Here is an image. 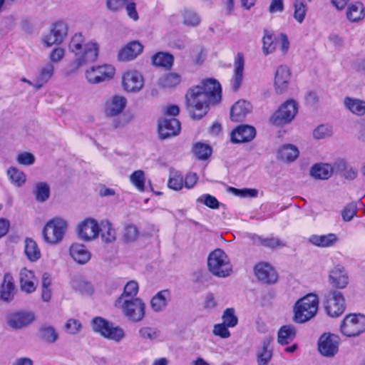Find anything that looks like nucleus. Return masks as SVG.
Returning a JSON list of instances; mask_svg holds the SVG:
<instances>
[{
  "mask_svg": "<svg viewBox=\"0 0 365 365\" xmlns=\"http://www.w3.org/2000/svg\"><path fill=\"white\" fill-rule=\"evenodd\" d=\"M221 86L215 79H207L200 85L194 86L186 93V108L193 119H201L205 116L211 103H217L221 99Z\"/></svg>",
  "mask_w": 365,
  "mask_h": 365,
  "instance_id": "obj_1",
  "label": "nucleus"
},
{
  "mask_svg": "<svg viewBox=\"0 0 365 365\" xmlns=\"http://www.w3.org/2000/svg\"><path fill=\"white\" fill-rule=\"evenodd\" d=\"M68 49L75 56V68H78L97 59L99 45L94 41H87L81 33H76L69 42Z\"/></svg>",
  "mask_w": 365,
  "mask_h": 365,
  "instance_id": "obj_2",
  "label": "nucleus"
},
{
  "mask_svg": "<svg viewBox=\"0 0 365 365\" xmlns=\"http://www.w3.org/2000/svg\"><path fill=\"white\" fill-rule=\"evenodd\" d=\"M319 299L314 294H308L297 301L294 307V322L304 323L313 318L317 312Z\"/></svg>",
  "mask_w": 365,
  "mask_h": 365,
  "instance_id": "obj_3",
  "label": "nucleus"
},
{
  "mask_svg": "<svg viewBox=\"0 0 365 365\" xmlns=\"http://www.w3.org/2000/svg\"><path fill=\"white\" fill-rule=\"evenodd\" d=\"M209 271L218 277H227L232 272V266L226 253L221 249L212 252L207 258Z\"/></svg>",
  "mask_w": 365,
  "mask_h": 365,
  "instance_id": "obj_4",
  "label": "nucleus"
},
{
  "mask_svg": "<svg viewBox=\"0 0 365 365\" xmlns=\"http://www.w3.org/2000/svg\"><path fill=\"white\" fill-rule=\"evenodd\" d=\"M91 327L93 331L116 343L120 342L125 336V331L122 328L115 326L113 323L101 317H96L93 319Z\"/></svg>",
  "mask_w": 365,
  "mask_h": 365,
  "instance_id": "obj_5",
  "label": "nucleus"
},
{
  "mask_svg": "<svg viewBox=\"0 0 365 365\" xmlns=\"http://www.w3.org/2000/svg\"><path fill=\"white\" fill-rule=\"evenodd\" d=\"M91 327L93 331L116 343L120 342L125 336V331L122 328L115 326L113 323L101 317H96L93 319Z\"/></svg>",
  "mask_w": 365,
  "mask_h": 365,
  "instance_id": "obj_6",
  "label": "nucleus"
},
{
  "mask_svg": "<svg viewBox=\"0 0 365 365\" xmlns=\"http://www.w3.org/2000/svg\"><path fill=\"white\" fill-rule=\"evenodd\" d=\"M67 228L66 222L59 217L49 220L44 226L42 235L44 241L50 245H55L61 242Z\"/></svg>",
  "mask_w": 365,
  "mask_h": 365,
  "instance_id": "obj_7",
  "label": "nucleus"
},
{
  "mask_svg": "<svg viewBox=\"0 0 365 365\" xmlns=\"http://www.w3.org/2000/svg\"><path fill=\"white\" fill-rule=\"evenodd\" d=\"M340 330L348 337L359 336L365 331V317L361 314L346 315L341 324Z\"/></svg>",
  "mask_w": 365,
  "mask_h": 365,
  "instance_id": "obj_8",
  "label": "nucleus"
},
{
  "mask_svg": "<svg viewBox=\"0 0 365 365\" xmlns=\"http://www.w3.org/2000/svg\"><path fill=\"white\" fill-rule=\"evenodd\" d=\"M297 103L294 100H288L270 117V122L274 125H283L290 123L297 113Z\"/></svg>",
  "mask_w": 365,
  "mask_h": 365,
  "instance_id": "obj_9",
  "label": "nucleus"
},
{
  "mask_svg": "<svg viewBox=\"0 0 365 365\" xmlns=\"http://www.w3.org/2000/svg\"><path fill=\"white\" fill-rule=\"evenodd\" d=\"M120 307L125 317L133 322H140L145 316V303L139 298L125 299Z\"/></svg>",
  "mask_w": 365,
  "mask_h": 365,
  "instance_id": "obj_10",
  "label": "nucleus"
},
{
  "mask_svg": "<svg viewBox=\"0 0 365 365\" xmlns=\"http://www.w3.org/2000/svg\"><path fill=\"white\" fill-rule=\"evenodd\" d=\"M339 336L329 332L324 333L317 342L319 352L325 357H334L339 351Z\"/></svg>",
  "mask_w": 365,
  "mask_h": 365,
  "instance_id": "obj_11",
  "label": "nucleus"
},
{
  "mask_svg": "<svg viewBox=\"0 0 365 365\" xmlns=\"http://www.w3.org/2000/svg\"><path fill=\"white\" fill-rule=\"evenodd\" d=\"M326 313L331 317H337L345 310L344 298L341 292L330 291L324 303Z\"/></svg>",
  "mask_w": 365,
  "mask_h": 365,
  "instance_id": "obj_12",
  "label": "nucleus"
},
{
  "mask_svg": "<svg viewBox=\"0 0 365 365\" xmlns=\"http://www.w3.org/2000/svg\"><path fill=\"white\" fill-rule=\"evenodd\" d=\"M115 73V68L110 65L93 66L86 72V77L91 83H98L111 78Z\"/></svg>",
  "mask_w": 365,
  "mask_h": 365,
  "instance_id": "obj_13",
  "label": "nucleus"
},
{
  "mask_svg": "<svg viewBox=\"0 0 365 365\" xmlns=\"http://www.w3.org/2000/svg\"><path fill=\"white\" fill-rule=\"evenodd\" d=\"M158 130L159 138L161 140H165L179 134L180 123L175 118H163L158 121Z\"/></svg>",
  "mask_w": 365,
  "mask_h": 365,
  "instance_id": "obj_14",
  "label": "nucleus"
},
{
  "mask_svg": "<svg viewBox=\"0 0 365 365\" xmlns=\"http://www.w3.org/2000/svg\"><path fill=\"white\" fill-rule=\"evenodd\" d=\"M254 272L259 281L264 284H274L277 280V274L267 262H259L254 267Z\"/></svg>",
  "mask_w": 365,
  "mask_h": 365,
  "instance_id": "obj_15",
  "label": "nucleus"
},
{
  "mask_svg": "<svg viewBox=\"0 0 365 365\" xmlns=\"http://www.w3.org/2000/svg\"><path fill=\"white\" fill-rule=\"evenodd\" d=\"M77 230L80 239L90 241L98 235L99 225L95 220L87 218L78 225Z\"/></svg>",
  "mask_w": 365,
  "mask_h": 365,
  "instance_id": "obj_16",
  "label": "nucleus"
},
{
  "mask_svg": "<svg viewBox=\"0 0 365 365\" xmlns=\"http://www.w3.org/2000/svg\"><path fill=\"white\" fill-rule=\"evenodd\" d=\"M34 319V314L31 312H17L7 317V323L12 329H21L29 325Z\"/></svg>",
  "mask_w": 365,
  "mask_h": 365,
  "instance_id": "obj_17",
  "label": "nucleus"
},
{
  "mask_svg": "<svg viewBox=\"0 0 365 365\" xmlns=\"http://www.w3.org/2000/svg\"><path fill=\"white\" fill-rule=\"evenodd\" d=\"M68 26L63 21H58L53 24L48 35L44 38V42L48 46L61 43L66 36Z\"/></svg>",
  "mask_w": 365,
  "mask_h": 365,
  "instance_id": "obj_18",
  "label": "nucleus"
},
{
  "mask_svg": "<svg viewBox=\"0 0 365 365\" xmlns=\"http://www.w3.org/2000/svg\"><path fill=\"white\" fill-rule=\"evenodd\" d=\"M123 86L128 92H138L143 86V78L136 71H130L123 76Z\"/></svg>",
  "mask_w": 365,
  "mask_h": 365,
  "instance_id": "obj_19",
  "label": "nucleus"
},
{
  "mask_svg": "<svg viewBox=\"0 0 365 365\" xmlns=\"http://www.w3.org/2000/svg\"><path fill=\"white\" fill-rule=\"evenodd\" d=\"M255 135L256 130L253 126L241 125L232 132L231 141L234 143L250 142Z\"/></svg>",
  "mask_w": 365,
  "mask_h": 365,
  "instance_id": "obj_20",
  "label": "nucleus"
},
{
  "mask_svg": "<svg viewBox=\"0 0 365 365\" xmlns=\"http://www.w3.org/2000/svg\"><path fill=\"white\" fill-rule=\"evenodd\" d=\"M291 77L289 68L284 65L279 66L274 76V86L277 93H284L288 88Z\"/></svg>",
  "mask_w": 365,
  "mask_h": 365,
  "instance_id": "obj_21",
  "label": "nucleus"
},
{
  "mask_svg": "<svg viewBox=\"0 0 365 365\" xmlns=\"http://www.w3.org/2000/svg\"><path fill=\"white\" fill-rule=\"evenodd\" d=\"M16 292V289L12 275L10 273H6L0 286V299L9 302L13 300Z\"/></svg>",
  "mask_w": 365,
  "mask_h": 365,
  "instance_id": "obj_22",
  "label": "nucleus"
},
{
  "mask_svg": "<svg viewBox=\"0 0 365 365\" xmlns=\"http://www.w3.org/2000/svg\"><path fill=\"white\" fill-rule=\"evenodd\" d=\"M252 108V105L249 102L245 100L238 101L231 108V120L235 122L242 121L245 116L251 112Z\"/></svg>",
  "mask_w": 365,
  "mask_h": 365,
  "instance_id": "obj_23",
  "label": "nucleus"
},
{
  "mask_svg": "<svg viewBox=\"0 0 365 365\" xmlns=\"http://www.w3.org/2000/svg\"><path fill=\"white\" fill-rule=\"evenodd\" d=\"M171 300V294L168 289L157 292L150 300L151 309L155 312L164 311Z\"/></svg>",
  "mask_w": 365,
  "mask_h": 365,
  "instance_id": "obj_24",
  "label": "nucleus"
},
{
  "mask_svg": "<svg viewBox=\"0 0 365 365\" xmlns=\"http://www.w3.org/2000/svg\"><path fill=\"white\" fill-rule=\"evenodd\" d=\"M329 278L330 283L337 289H344L349 283L346 272L344 267L339 265L335 267L330 272Z\"/></svg>",
  "mask_w": 365,
  "mask_h": 365,
  "instance_id": "obj_25",
  "label": "nucleus"
},
{
  "mask_svg": "<svg viewBox=\"0 0 365 365\" xmlns=\"http://www.w3.org/2000/svg\"><path fill=\"white\" fill-rule=\"evenodd\" d=\"M248 237L252 240L255 245L262 246L269 249L283 247L286 245L282 240L274 236L263 238L256 234H250Z\"/></svg>",
  "mask_w": 365,
  "mask_h": 365,
  "instance_id": "obj_26",
  "label": "nucleus"
},
{
  "mask_svg": "<svg viewBox=\"0 0 365 365\" xmlns=\"http://www.w3.org/2000/svg\"><path fill=\"white\" fill-rule=\"evenodd\" d=\"M69 253L73 259L81 264L87 263L91 257V252L86 246L78 243L71 245Z\"/></svg>",
  "mask_w": 365,
  "mask_h": 365,
  "instance_id": "obj_27",
  "label": "nucleus"
},
{
  "mask_svg": "<svg viewBox=\"0 0 365 365\" xmlns=\"http://www.w3.org/2000/svg\"><path fill=\"white\" fill-rule=\"evenodd\" d=\"M35 276L32 271L23 268L19 273V282L21 289L26 293H32L36 289L34 282Z\"/></svg>",
  "mask_w": 365,
  "mask_h": 365,
  "instance_id": "obj_28",
  "label": "nucleus"
},
{
  "mask_svg": "<svg viewBox=\"0 0 365 365\" xmlns=\"http://www.w3.org/2000/svg\"><path fill=\"white\" fill-rule=\"evenodd\" d=\"M143 46L138 41L128 43L118 53L120 61H130L135 58L143 51Z\"/></svg>",
  "mask_w": 365,
  "mask_h": 365,
  "instance_id": "obj_29",
  "label": "nucleus"
},
{
  "mask_svg": "<svg viewBox=\"0 0 365 365\" xmlns=\"http://www.w3.org/2000/svg\"><path fill=\"white\" fill-rule=\"evenodd\" d=\"M244 63L243 54L238 53L235 61L234 76L232 80V88L235 92L240 88L242 82Z\"/></svg>",
  "mask_w": 365,
  "mask_h": 365,
  "instance_id": "obj_30",
  "label": "nucleus"
},
{
  "mask_svg": "<svg viewBox=\"0 0 365 365\" xmlns=\"http://www.w3.org/2000/svg\"><path fill=\"white\" fill-rule=\"evenodd\" d=\"M126 103V98L123 96H115L113 97L111 101L106 105V115L110 117L119 115L125 108Z\"/></svg>",
  "mask_w": 365,
  "mask_h": 365,
  "instance_id": "obj_31",
  "label": "nucleus"
},
{
  "mask_svg": "<svg viewBox=\"0 0 365 365\" xmlns=\"http://www.w3.org/2000/svg\"><path fill=\"white\" fill-rule=\"evenodd\" d=\"M344 106L352 114L363 116L365 115V101L346 96L344 99Z\"/></svg>",
  "mask_w": 365,
  "mask_h": 365,
  "instance_id": "obj_32",
  "label": "nucleus"
},
{
  "mask_svg": "<svg viewBox=\"0 0 365 365\" xmlns=\"http://www.w3.org/2000/svg\"><path fill=\"white\" fill-rule=\"evenodd\" d=\"M333 169L329 164H315L310 169V175L315 179L327 180L331 176Z\"/></svg>",
  "mask_w": 365,
  "mask_h": 365,
  "instance_id": "obj_33",
  "label": "nucleus"
},
{
  "mask_svg": "<svg viewBox=\"0 0 365 365\" xmlns=\"http://www.w3.org/2000/svg\"><path fill=\"white\" fill-rule=\"evenodd\" d=\"M271 339L266 337L262 341V346L257 352V362L258 365H267L272 356V349H269Z\"/></svg>",
  "mask_w": 365,
  "mask_h": 365,
  "instance_id": "obj_34",
  "label": "nucleus"
},
{
  "mask_svg": "<svg viewBox=\"0 0 365 365\" xmlns=\"http://www.w3.org/2000/svg\"><path fill=\"white\" fill-rule=\"evenodd\" d=\"M299 151L298 148L292 144L283 145L277 152L280 159L286 162H293L299 156Z\"/></svg>",
  "mask_w": 365,
  "mask_h": 365,
  "instance_id": "obj_35",
  "label": "nucleus"
},
{
  "mask_svg": "<svg viewBox=\"0 0 365 365\" xmlns=\"http://www.w3.org/2000/svg\"><path fill=\"white\" fill-rule=\"evenodd\" d=\"M152 61L156 66L170 70L173 65L174 56L169 53L158 52L152 57Z\"/></svg>",
  "mask_w": 365,
  "mask_h": 365,
  "instance_id": "obj_36",
  "label": "nucleus"
},
{
  "mask_svg": "<svg viewBox=\"0 0 365 365\" xmlns=\"http://www.w3.org/2000/svg\"><path fill=\"white\" fill-rule=\"evenodd\" d=\"M138 292V284L135 281L128 282L124 287L122 294L116 299L115 306L118 307L125 299H135Z\"/></svg>",
  "mask_w": 365,
  "mask_h": 365,
  "instance_id": "obj_37",
  "label": "nucleus"
},
{
  "mask_svg": "<svg viewBox=\"0 0 365 365\" xmlns=\"http://www.w3.org/2000/svg\"><path fill=\"white\" fill-rule=\"evenodd\" d=\"M296 336V330L292 325L282 326L277 334L278 343L284 345L288 344Z\"/></svg>",
  "mask_w": 365,
  "mask_h": 365,
  "instance_id": "obj_38",
  "label": "nucleus"
},
{
  "mask_svg": "<svg viewBox=\"0 0 365 365\" xmlns=\"http://www.w3.org/2000/svg\"><path fill=\"white\" fill-rule=\"evenodd\" d=\"M24 253L31 262H36L41 257V252L37 243L31 238L25 240Z\"/></svg>",
  "mask_w": 365,
  "mask_h": 365,
  "instance_id": "obj_39",
  "label": "nucleus"
},
{
  "mask_svg": "<svg viewBox=\"0 0 365 365\" xmlns=\"http://www.w3.org/2000/svg\"><path fill=\"white\" fill-rule=\"evenodd\" d=\"M337 240L334 234L330 233L326 235H314L309 237V242L318 247H325L333 245Z\"/></svg>",
  "mask_w": 365,
  "mask_h": 365,
  "instance_id": "obj_40",
  "label": "nucleus"
},
{
  "mask_svg": "<svg viewBox=\"0 0 365 365\" xmlns=\"http://www.w3.org/2000/svg\"><path fill=\"white\" fill-rule=\"evenodd\" d=\"M365 16L364 7L361 2H356L348 7L346 16L351 21H358Z\"/></svg>",
  "mask_w": 365,
  "mask_h": 365,
  "instance_id": "obj_41",
  "label": "nucleus"
},
{
  "mask_svg": "<svg viewBox=\"0 0 365 365\" xmlns=\"http://www.w3.org/2000/svg\"><path fill=\"white\" fill-rule=\"evenodd\" d=\"M33 192L37 202H44L50 197L49 185L45 182H37Z\"/></svg>",
  "mask_w": 365,
  "mask_h": 365,
  "instance_id": "obj_42",
  "label": "nucleus"
},
{
  "mask_svg": "<svg viewBox=\"0 0 365 365\" xmlns=\"http://www.w3.org/2000/svg\"><path fill=\"white\" fill-rule=\"evenodd\" d=\"M181 81V76L177 73H168L160 77L158 84L165 88H171L178 86Z\"/></svg>",
  "mask_w": 365,
  "mask_h": 365,
  "instance_id": "obj_43",
  "label": "nucleus"
},
{
  "mask_svg": "<svg viewBox=\"0 0 365 365\" xmlns=\"http://www.w3.org/2000/svg\"><path fill=\"white\" fill-rule=\"evenodd\" d=\"M39 334L42 340L49 344L54 343L58 337L55 328L48 324H43L39 328Z\"/></svg>",
  "mask_w": 365,
  "mask_h": 365,
  "instance_id": "obj_44",
  "label": "nucleus"
},
{
  "mask_svg": "<svg viewBox=\"0 0 365 365\" xmlns=\"http://www.w3.org/2000/svg\"><path fill=\"white\" fill-rule=\"evenodd\" d=\"M101 234L103 240L107 243L112 242L115 240V231L112 225L108 220L102 221L99 226V233Z\"/></svg>",
  "mask_w": 365,
  "mask_h": 365,
  "instance_id": "obj_45",
  "label": "nucleus"
},
{
  "mask_svg": "<svg viewBox=\"0 0 365 365\" xmlns=\"http://www.w3.org/2000/svg\"><path fill=\"white\" fill-rule=\"evenodd\" d=\"M192 153L199 160H206L212 154L211 147L205 143L197 142L192 146Z\"/></svg>",
  "mask_w": 365,
  "mask_h": 365,
  "instance_id": "obj_46",
  "label": "nucleus"
},
{
  "mask_svg": "<svg viewBox=\"0 0 365 365\" xmlns=\"http://www.w3.org/2000/svg\"><path fill=\"white\" fill-rule=\"evenodd\" d=\"M262 43V51L266 56L274 52L276 49L277 43L273 38V35L267 29L264 30Z\"/></svg>",
  "mask_w": 365,
  "mask_h": 365,
  "instance_id": "obj_47",
  "label": "nucleus"
},
{
  "mask_svg": "<svg viewBox=\"0 0 365 365\" xmlns=\"http://www.w3.org/2000/svg\"><path fill=\"white\" fill-rule=\"evenodd\" d=\"M7 175L11 182L18 187L22 186L26 182V175L24 173L16 168H10L7 170Z\"/></svg>",
  "mask_w": 365,
  "mask_h": 365,
  "instance_id": "obj_48",
  "label": "nucleus"
},
{
  "mask_svg": "<svg viewBox=\"0 0 365 365\" xmlns=\"http://www.w3.org/2000/svg\"><path fill=\"white\" fill-rule=\"evenodd\" d=\"M168 186L174 190H181L183 186V177L182 174L178 171H170Z\"/></svg>",
  "mask_w": 365,
  "mask_h": 365,
  "instance_id": "obj_49",
  "label": "nucleus"
},
{
  "mask_svg": "<svg viewBox=\"0 0 365 365\" xmlns=\"http://www.w3.org/2000/svg\"><path fill=\"white\" fill-rule=\"evenodd\" d=\"M294 18L296 19L297 22L299 24L302 23L304 20L306 12H307V6L304 4V0H295L294 4Z\"/></svg>",
  "mask_w": 365,
  "mask_h": 365,
  "instance_id": "obj_50",
  "label": "nucleus"
},
{
  "mask_svg": "<svg viewBox=\"0 0 365 365\" xmlns=\"http://www.w3.org/2000/svg\"><path fill=\"white\" fill-rule=\"evenodd\" d=\"M183 23L186 26H196L200 22V18L192 10L185 9L182 13Z\"/></svg>",
  "mask_w": 365,
  "mask_h": 365,
  "instance_id": "obj_51",
  "label": "nucleus"
},
{
  "mask_svg": "<svg viewBox=\"0 0 365 365\" xmlns=\"http://www.w3.org/2000/svg\"><path fill=\"white\" fill-rule=\"evenodd\" d=\"M130 182L140 191H143L145 187V174L141 170L133 172L130 176Z\"/></svg>",
  "mask_w": 365,
  "mask_h": 365,
  "instance_id": "obj_52",
  "label": "nucleus"
},
{
  "mask_svg": "<svg viewBox=\"0 0 365 365\" xmlns=\"http://www.w3.org/2000/svg\"><path fill=\"white\" fill-rule=\"evenodd\" d=\"M222 324L228 326L229 327H234L237 324L238 319L235 314V309L233 308L226 309L222 316Z\"/></svg>",
  "mask_w": 365,
  "mask_h": 365,
  "instance_id": "obj_53",
  "label": "nucleus"
},
{
  "mask_svg": "<svg viewBox=\"0 0 365 365\" xmlns=\"http://www.w3.org/2000/svg\"><path fill=\"white\" fill-rule=\"evenodd\" d=\"M331 134V128L327 125H320L313 131L314 138L318 140L329 137Z\"/></svg>",
  "mask_w": 365,
  "mask_h": 365,
  "instance_id": "obj_54",
  "label": "nucleus"
},
{
  "mask_svg": "<svg viewBox=\"0 0 365 365\" xmlns=\"http://www.w3.org/2000/svg\"><path fill=\"white\" fill-rule=\"evenodd\" d=\"M54 67L51 63H46L41 70L38 76V81L46 83L53 73Z\"/></svg>",
  "mask_w": 365,
  "mask_h": 365,
  "instance_id": "obj_55",
  "label": "nucleus"
},
{
  "mask_svg": "<svg viewBox=\"0 0 365 365\" xmlns=\"http://www.w3.org/2000/svg\"><path fill=\"white\" fill-rule=\"evenodd\" d=\"M198 202L204 203L206 206L212 209H217L220 205L217 198L209 194H205L197 199Z\"/></svg>",
  "mask_w": 365,
  "mask_h": 365,
  "instance_id": "obj_56",
  "label": "nucleus"
},
{
  "mask_svg": "<svg viewBox=\"0 0 365 365\" xmlns=\"http://www.w3.org/2000/svg\"><path fill=\"white\" fill-rule=\"evenodd\" d=\"M66 331L71 334L78 333L81 329V324L78 320L70 319L65 324Z\"/></svg>",
  "mask_w": 365,
  "mask_h": 365,
  "instance_id": "obj_57",
  "label": "nucleus"
},
{
  "mask_svg": "<svg viewBox=\"0 0 365 365\" xmlns=\"http://www.w3.org/2000/svg\"><path fill=\"white\" fill-rule=\"evenodd\" d=\"M140 336L150 340L155 339L160 336V331L151 327H143L139 330Z\"/></svg>",
  "mask_w": 365,
  "mask_h": 365,
  "instance_id": "obj_58",
  "label": "nucleus"
},
{
  "mask_svg": "<svg viewBox=\"0 0 365 365\" xmlns=\"http://www.w3.org/2000/svg\"><path fill=\"white\" fill-rule=\"evenodd\" d=\"M229 327L224 324H217L214 326L213 334L215 336H219L221 338L226 339L230 336V332L228 330Z\"/></svg>",
  "mask_w": 365,
  "mask_h": 365,
  "instance_id": "obj_59",
  "label": "nucleus"
},
{
  "mask_svg": "<svg viewBox=\"0 0 365 365\" xmlns=\"http://www.w3.org/2000/svg\"><path fill=\"white\" fill-rule=\"evenodd\" d=\"M356 214V206L353 204H349L342 210L341 215L344 221H350Z\"/></svg>",
  "mask_w": 365,
  "mask_h": 365,
  "instance_id": "obj_60",
  "label": "nucleus"
},
{
  "mask_svg": "<svg viewBox=\"0 0 365 365\" xmlns=\"http://www.w3.org/2000/svg\"><path fill=\"white\" fill-rule=\"evenodd\" d=\"M35 157L33 154L24 152L17 156V162L24 165H30L34 163Z\"/></svg>",
  "mask_w": 365,
  "mask_h": 365,
  "instance_id": "obj_61",
  "label": "nucleus"
},
{
  "mask_svg": "<svg viewBox=\"0 0 365 365\" xmlns=\"http://www.w3.org/2000/svg\"><path fill=\"white\" fill-rule=\"evenodd\" d=\"M138 234V229L135 225H130L125 227L124 237L127 241H134L137 238Z\"/></svg>",
  "mask_w": 365,
  "mask_h": 365,
  "instance_id": "obj_62",
  "label": "nucleus"
},
{
  "mask_svg": "<svg viewBox=\"0 0 365 365\" xmlns=\"http://www.w3.org/2000/svg\"><path fill=\"white\" fill-rule=\"evenodd\" d=\"M230 189L232 190V191L235 195H240L242 197L249 196V197H256L258 194V191L256 189L245 188V189H242V190H239V189L234 188V187H230Z\"/></svg>",
  "mask_w": 365,
  "mask_h": 365,
  "instance_id": "obj_63",
  "label": "nucleus"
},
{
  "mask_svg": "<svg viewBox=\"0 0 365 365\" xmlns=\"http://www.w3.org/2000/svg\"><path fill=\"white\" fill-rule=\"evenodd\" d=\"M217 306V302L215 301L214 294L212 293H207L205 295L204 300V308L205 309H212L215 308Z\"/></svg>",
  "mask_w": 365,
  "mask_h": 365,
  "instance_id": "obj_64",
  "label": "nucleus"
}]
</instances>
